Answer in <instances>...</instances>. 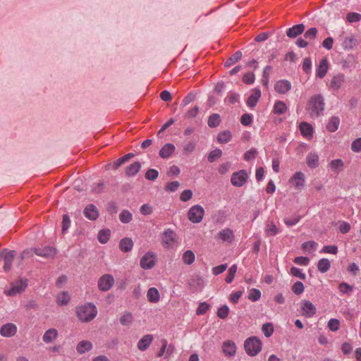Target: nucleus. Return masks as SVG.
<instances>
[{
  "label": "nucleus",
  "instance_id": "f257e3e1",
  "mask_svg": "<svg viewBox=\"0 0 361 361\" xmlns=\"http://www.w3.org/2000/svg\"><path fill=\"white\" fill-rule=\"evenodd\" d=\"M324 106L325 103L323 96L321 94H317L310 97L306 109L311 117H318L323 113Z\"/></svg>",
  "mask_w": 361,
  "mask_h": 361
},
{
  "label": "nucleus",
  "instance_id": "f03ea898",
  "mask_svg": "<svg viewBox=\"0 0 361 361\" xmlns=\"http://www.w3.org/2000/svg\"><path fill=\"white\" fill-rule=\"evenodd\" d=\"M97 314L96 306L92 303H86L76 309V315L78 319L82 322L92 320Z\"/></svg>",
  "mask_w": 361,
  "mask_h": 361
},
{
  "label": "nucleus",
  "instance_id": "7ed1b4c3",
  "mask_svg": "<svg viewBox=\"0 0 361 361\" xmlns=\"http://www.w3.org/2000/svg\"><path fill=\"white\" fill-rule=\"evenodd\" d=\"M262 348V343L257 336H251L244 341V348L246 353L250 356L257 355Z\"/></svg>",
  "mask_w": 361,
  "mask_h": 361
},
{
  "label": "nucleus",
  "instance_id": "20e7f679",
  "mask_svg": "<svg viewBox=\"0 0 361 361\" xmlns=\"http://www.w3.org/2000/svg\"><path fill=\"white\" fill-rule=\"evenodd\" d=\"M204 215V209L199 204L191 207L188 212V219L193 224L200 223L203 219Z\"/></svg>",
  "mask_w": 361,
  "mask_h": 361
},
{
  "label": "nucleus",
  "instance_id": "39448f33",
  "mask_svg": "<svg viewBox=\"0 0 361 361\" xmlns=\"http://www.w3.org/2000/svg\"><path fill=\"white\" fill-rule=\"evenodd\" d=\"M248 179V174L244 169L234 172L231 178V183L233 186L242 187Z\"/></svg>",
  "mask_w": 361,
  "mask_h": 361
},
{
  "label": "nucleus",
  "instance_id": "423d86ee",
  "mask_svg": "<svg viewBox=\"0 0 361 361\" xmlns=\"http://www.w3.org/2000/svg\"><path fill=\"white\" fill-rule=\"evenodd\" d=\"M34 252L35 255L45 259H54L57 254V250L54 247L45 246L34 248Z\"/></svg>",
  "mask_w": 361,
  "mask_h": 361
},
{
  "label": "nucleus",
  "instance_id": "0eeeda50",
  "mask_svg": "<svg viewBox=\"0 0 361 361\" xmlns=\"http://www.w3.org/2000/svg\"><path fill=\"white\" fill-rule=\"evenodd\" d=\"M114 284V279L110 274L102 276L98 281V288L102 291H108Z\"/></svg>",
  "mask_w": 361,
  "mask_h": 361
},
{
  "label": "nucleus",
  "instance_id": "6e6552de",
  "mask_svg": "<svg viewBox=\"0 0 361 361\" xmlns=\"http://www.w3.org/2000/svg\"><path fill=\"white\" fill-rule=\"evenodd\" d=\"M156 262V255L152 252H147L141 259H140V267L144 269H152Z\"/></svg>",
  "mask_w": 361,
  "mask_h": 361
},
{
  "label": "nucleus",
  "instance_id": "1a4fd4ad",
  "mask_svg": "<svg viewBox=\"0 0 361 361\" xmlns=\"http://www.w3.org/2000/svg\"><path fill=\"white\" fill-rule=\"evenodd\" d=\"M345 82V76L343 73L334 75L330 81L329 87L335 91L338 90Z\"/></svg>",
  "mask_w": 361,
  "mask_h": 361
},
{
  "label": "nucleus",
  "instance_id": "9d476101",
  "mask_svg": "<svg viewBox=\"0 0 361 361\" xmlns=\"http://www.w3.org/2000/svg\"><path fill=\"white\" fill-rule=\"evenodd\" d=\"M27 286V280L20 279L13 284L10 290L6 292L7 295H14L20 293Z\"/></svg>",
  "mask_w": 361,
  "mask_h": 361
},
{
  "label": "nucleus",
  "instance_id": "9b49d317",
  "mask_svg": "<svg viewBox=\"0 0 361 361\" xmlns=\"http://www.w3.org/2000/svg\"><path fill=\"white\" fill-rule=\"evenodd\" d=\"M302 315L306 317H313L317 312L316 307L310 300H303L301 306Z\"/></svg>",
  "mask_w": 361,
  "mask_h": 361
},
{
  "label": "nucleus",
  "instance_id": "f8f14e48",
  "mask_svg": "<svg viewBox=\"0 0 361 361\" xmlns=\"http://www.w3.org/2000/svg\"><path fill=\"white\" fill-rule=\"evenodd\" d=\"M176 234V233L170 229H166L162 233V243L164 246L169 247L172 245L175 242Z\"/></svg>",
  "mask_w": 361,
  "mask_h": 361
},
{
  "label": "nucleus",
  "instance_id": "ddd939ff",
  "mask_svg": "<svg viewBox=\"0 0 361 361\" xmlns=\"http://www.w3.org/2000/svg\"><path fill=\"white\" fill-rule=\"evenodd\" d=\"M305 175L301 171H298L293 174L290 178V182L295 186L298 190H301L305 185Z\"/></svg>",
  "mask_w": 361,
  "mask_h": 361
},
{
  "label": "nucleus",
  "instance_id": "4468645a",
  "mask_svg": "<svg viewBox=\"0 0 361 361\" xmlns=\"http://www.w3.org/2000/svg\"><path fill=\"white\" fill-rule=\"evenodd\" d=\"M4 269L5 271H8L11 268V264L16 255L15 250H8V249H4Z\"/></svg>",
  "mask_w": 361,
  "mask_h": 361
},
{
  "label": "nucleus",
  "instance_id": "2eb2a0df",
  "mask_svg": "<svg viewBox=\"0 0 361 361\" xmlns=\"http://www.w3.org/2000/svg\"><path fill=\"white\" fill-rule=\"evenodd\" d=\"M17 332V326L13 323L4 324L0 329V334L4 337H12Z\"/></svg>",
  "mask_w": 361,
  "mask_h": 361
},
{
  "label": "nucleus",
  "instance_id": "dca6fc26",
  "mask_svg": "<svg viewBox=\"0 0 361 361\" xmlns=\"http://www.w3.org/2000/svg\"><path fill=\"white\" fill-rule=\"evenodd\" d=\"M222 350L226 356H234L236 353L235 343L231 340H227L224 341L222 344Z\"/></svg>",
  "mask_w": 361,
  "mask_h": 361
},
{
  "label": "nucleus",
  "instance_id": "f3484780",
  "mask_svg": "<svg viewBox=\"0 0 361 361\" xmlns=\"http://www.w3.org/2000/svg\"><path fill=\"white\" fill-rule=\"evenodd\" d=\"M83 214L87 219L92 221L96 220L99 216L98 209L92 204H89L85 207Z\"/></svg>",
  "mask_w": 361,
  "mask_h": 361
},
{
  "label": "nucleus",
  "instance_id": "a211bd4d",
  "mask_svg": "<svg viewBox=\"0 0 361 361\" xmlns=\"http://www.w3.org/2000/svg\"><path fill=\"white\" fill-rule=\"evenodd\" d=\"M274 89L280 94H286L291 89V83L287 80H281L276 82Z\"/></svg>",
  "mask_w": 361,
  "mask_h": 361
},
{
  "label": "nucleus",
  "instance_id": "6ab92c4d",
  "mask_svg": "<svg viewBox=\"0 0 361 361\" xmlns=\"http://www.w3.org/2000/svg\"><path fill=\"white\" fill-rule=\"evenodd\" d=\"M305 27L302 23L293 25L288 29L286 35L290 38H295L305 31Z\"/></svg>",
  "mask_w": 361,
  "mask_h": 361
},
{
  "label": "nucleus",
  "instance_id": "aec40b11",
  "mask_svg": "<svg viewBox=\"0 0 361 361\" xmlns=\"http://www.w3.org/2000/svg\"><path fill=\"white\" fill-rule=\"evenodd\" d=\"M153 336L147 334L142 336L138 341L137 347L141 351L146 350L153 341Z\"/></svg>",
  "mask_w": 361,
  "mask_h": 361
},
{
  "label": "nucleus",
  "instance_id": "412c9836",
  "mask_svg": "<svg viewBox=\"0 0 361 361\" xmlns=\"http://www.w3.org/2000/svg\"><path fill=\"white\" fill-rule=\"evenodd\" d=\"M261 97V90L255 87L252 90V94H250L247 99V104L248 106L253 108L257 105V102Z\"/></svg>",
  "mask_w": 361,
  "mask_h": 361
},
{
  "label": "nucleus",
  "instance_id": "4be33fe9",
  "mask_svg": "<svg viewBox=\"0 0 361 361\" xmlns=\"http://www.w3.org/2000/svg\"><path fill=\"white\" fill-rule=\"evenodd\" d=\"M217 238L224 242L231 243L234 239V234L231 229L227 228L221 230L217 234Z\"/></svg>",
  "mask_w": 361,
  "mask_h": 361
},
{
  "label": "nucleus",
  "instance_id": "5701e85b",
  "mask_svg": "<svg viewBox=\"0 0 361 361\" xmlns=\"http://www.w3.org/2000/svg\"><path fill=\"white\" fill-rule=\"evenodd\" d=\"M328 60L326 58L322 59L319 63L318 67L316 70V76L319 78H323L325 77L328 71Z\"/></svg>",
  "mask_w": 361,
  "mask_h": 361
},
{
  "label": "nucleus",
  "instance_id": "b1692460",
  "mask_svg": "<svg viewBox=\"0 0 361 361\" xmlns=\"http://www.w3.org/2000/svg\"><path fill=\"white\" fill-rule=\"evenodd\" d=\"M142 167L141 163L135 161L126 168V176L128 177H133L140 171Z\"/></svg>",
  "mask_w": 361,
  "mask_h": 361
},
{
  "label": "nucleus",
  "instance_id": "393cba45",
  "mask_svg": "<svg viewBox=\"0 0 361 361\" xmlns=\"http://www.w3.org/2000/svg\"><path fill=\"white\" fill-rule=\"evenodd\" d=\"M176 147L172 143L164 145L159 150V154L163 159H168L175 151Z\"/></svg>",
  "mask_w": 361,
  "mask_h": 361
},
{
  "label": "nucleus",
  "instance_id": "a878e982",
  "mask_svg": "<svg viewBox=\"0 0 361 361\" xmlns=\"http://www.w3.org/2000/svg\"><path fill=\"white\" fill-rule=\"evenodd\" d=\"M92 343L86 340L81 341L76 346V350L79 354H84L92 349Z\"/></svg>",
  "mask_w": 361,
  "mask_h": 361
},
{
  "label": "nucleus",
  "instance_id": "bb28decb",
  "mask_svg": "<svg viewBox=\"0 0 361 361\" xmlns=\"http://www.w3.org/2000/svg\"><path fill=\"white\" fill-rule=\"evenodd\" d=\"M306 163L311 169H315L319 166V157L316 152H310L307 155Z\"/></svg>",
  "mask_w": 361,
  "mask_h": 361
},
{
  "label": "nucleus",
  "instance_id": "cd10ccee",
  "mask_svg": "<svg viewBox=\"0 0 361 361\" xmlns=\"http://www.w3.org/2000/svg\"><path fill=\"white\" fill-rule=\"evenodd\" d=\"M133 247V242L130 238H124L120 240L119 248L123 252H130Z\"/></svg>",
  "mask_w": 361,
  "mask_h": 361
},
{
  "label": "nucleus",
  "instance_id": "c85d7f7f",
  "mask_svg": "<svg viewBox=\"0 0 361 361\" xmlns=\"http://www.w3.org/2000/svg\"><path fill=\"white\" fill-rule=\"evenodd\" d=\"M339 125L340 118L336 116H334L329 118V121L326 125V129L328 131L334 133L338 130Z\"/></svg>",
  "mask_w": 361,
  "mask_h": 361
},
{
  "label": "nucleus",
  "instance_id": "c756f323",
  "mask_svg": "<svg viewBox=\"0 0 361 361\" xmlns=\"http://www.w3.org/2000/svg\"><path fill=\"white\" fill-rule=\"evenodd\" d=\"M58 331L56 329H49L45 331L43 335V341L46 343H49L56 338Z\"/></svg>",
  "mask_w": 361,
  "mask_h": 361
},
{
  "label": "nucleus",
  "instance_id": "7c9ffc66",
  "mask_svg": "<svg viewBox=\"0 0 361 361\" xmlns=\"http://www.w3.org/2000/svg\"><path fill=\"white\" fill-rule=\"evenodd\" d=\"M147 298L150 302H157L160 299L159 290L154 287L149 288L147 293Z\"/></svg>",
  "mask_w": 361,
  "mask_h": 361
},
{
  "label": "nucleus",
  "instance_id": "2f4dec72",
  "mask_svg": "<svg viewBox=\"0 0 361 361\" xmlns=\"http://www.w3.org/2000/svg\"><path fill=\"white\" fill-rule=\"evenodd\" d=\"M300 130L301 134L306 137L312 136L313 128L307 122H302L300 124Z\"/></svg>",
  "mask_w": 361,
  "mask_h": 361
},
{
  "label": "nucleus",
  "instance_id": "473e14b6",
  "mask_svg": "<svg viewBox=\"0 0 361 361\" xmlns=\"http://www.w3.org/2000/svg\"><path fill=\"white\" fill-rule=\"evenodd\" d=\"M343 166L344 163L341 159H334L329 164L331 171L336 173H339L343 170Z\"/></svg>",
  "mask_w": 361,
  "mask_h": 361
},
{
  "label": "nucleus",
  "instance_id": "72a5a7b5",
  "mask_svg": "<svg viewBox=\"0 0 361 361\" xmlns=\"http://www.w3.org/2000/svg\"><path fill=\"white\" fill-rule=\"evenodd\" d=\"M264 231L267 236H274L279 233V230L273 221H269L266 224Z\"/></svg>",
  "mask_w": 361,
  "mask_h": 361
},
{
  "label": "nucleus",
  "instance_id": "f704fd0d",
  "mask_svg": "<svg viewBox=\"0 0 361 361\" xmlns=\"http://www.w3.org/2000/svg\"><path fill=\"white\" fill-rule=\"evenodd\" d=\"M331 267L330 261L326 258H322L319 260L317 264L318 270L322 273L327 272Z\"/></svg>",
  "mask_w": 361,
  "mask_h": 361
},
{
  "label": "nucleus",
  "instance_id": "c9c22d12",
  "mask_svg": "<svg viewBox=\"0 0 361 361\" xmlns=\"http://www.w3.org/2000/svg\"><path fill=\"white\" fill-rule=\"evenodd\" d=\"M242 57V52L240 51H235L231 56L225 62V67H230L236 62H238Z\"/></svg>",
  "mask_w": 361,
  "mask_h": 361
},
{
  "label": "nucleus",
  "instance_id": "e433bc0d",
  "mask_svg": "<svg viewBox=\"0 0 361 361\" xmlns=\"http://www.w3.org/2000/svg\"><path fill=\"white\" fill-rule=\"evenodd\" d=\"M288 107L282 101H277L274 106V112L276 114L281 115L286 112Z\"/></svg>",
  "mask_w": 361,
  "mask_h": 361
},
{
  "label": "nucleus",
  "instance_id": "4c0bfd02",
  "mask_svg": "<svg viewBox=\"0 0 361 361\" xmlns=\"http://www.w3.org/2000/svg\"><path fill=\"white\" fill-rule=\"evenodd\" d=\"M231 138L232 135L229 130H224L217 135V141L221 144L228 142Z\"/></svg>",
  "mask_w": 361,
  "mask_h": 361
},
{
  "label": "nucleus",
  "instance_id": "58836bf2",
  "mask_svg": "<svg viewBox=\"0 0 361 361\" xmlns=\"http://www.w3.org/2000/svg\"><path fill=\"white\" fill-rule=\"evenodd\" d=\"M71 300L68 292L63 291L57 295L56 302L59 305H66Z\"/></svg>",
  "mask_w": 361,
  "mask_h": 361
},
{
  "label": "nucleus",
  "instance_id": "ea45409f",
  "mask_svg": "<svg viewBox=\"0 0 361 361\" xmlns=\"http://www.w3.org/2000/svg\"><path fill=\"white\" fill-rule=\"evenodd\" d=\"M111 231L109 229H102L98 233V240L102 244H105L109 240Z\"/></svg>",
  "mask_w": 361,
  "mask_h": 361
},
{
  "label": "nucleus",
  "instance_id": "a19ab883",
  "mask_svg": "<svg viewBox=\"0 0 361 361\" xmlns=\"http://www.w3.org/2000/svg\"><path fill=\"white\" fill-rule=\"evenodd\" d=\"M221 122L220 116L218 114H212L209 116L207 124L210 128L217 127Z\"/></svg>",
  "mask_w": 361,
  "mask_h": 361
},
{
  "label": "nucleus",
  "instance_id": "79ce46f5",
  "mask_svg": "<svg viewBox=\"0 0 361 361\" xmlns=\"http://www.w3.org/2000/svg\"><path fill=\"white\" fill-rule=\"evenodd\" d=\"M355 64V57L353 54H348L345 59L342 60V65L343 68L354 67Z\"/></svg>",
  "mask_w": 361,
  "mask_h": 361
},
{
  "label": "nucleus",
  "instance_id": "37998d69",
  "mask_svg": "<svg viewBox=\"0 0 361 361\" xmlns=\"http://www.w3.org/2000/svg\"><path fill=\"white\" fill-rule=\"evenodd\" d=\"M195 259V256L192 250H186L183 255V261L186 264H192Z\"/></svg>",
  "mask_w": 361,
  "mask_h": 361
},
{
  "label": "nucleus",
  "instance_id": "c03bdc74",
  "mask_svg": "<svg viewBox=\"0 0 361 361\" xmlns=\"http://www.w3.org/2000/svg\"><path fill=\"white\" fill-rule=\"evenodd\" d=\"M222 155V151L219 149V148H216L215 149L211 151L208 156H207V159H208V161L210 163H212L214 161H215L216 159H218L219 158H220Z\"/></svg>",
  "mask_w": 361,
  "mask_h": 361
},
{
  "label": "nucleus",
  "instance_id": "a18cd8bd",
  "mask_svg": "<svg viewBox=\"0 0 361 361\" xmlns=\"http://www.w3.org/2000/svg\"><path fill=\"white\" fill-rule=\"evenodd\" d=\"M271 70V66H267L266 67H264L263 70L262 82L265 87H268L269 80V73Z\"/></svg>",
  "mask_w": 361,
  "mask_h": 361
},
{
  "label": "nucleus",
  "instance_id": "49530a36",
  "mask_svg": "<svg viewBox=\"0 0 361 361\" xmlns=\"http://www.w3.org/2000/svg\"><path fill=\"white\" fill-rule=\"evenodd\" d=\"M133 219L132 214L128 210H123L119 214V219L123 224H128Z\"/></svg>",
  "mask_w": 361,
  "mask_h": 361
},
{
  "label": "nucleus",
  "instance_id": "de8ad7c7",
  "mask_svg": "<svg viewBox=\"0 0 361 361\" xmlns=\"http://www.w3.org/2000/svg\"><path fill=\"white\" fill-rule=\"evenodd\" d=\"M237 271V265L233 264L228 269V272L225 279V281L228 283H231L235 277V273Z\"/></svg>",
  "mask_w": 361,
  "mask_h": 361
},
{
  "label": "nucleus",
  "instance_id": "09e8293b",
  "mask_svg": "<svg viewBox=\"0 0 361 361\" xmlns=\"http://www.w3.org/2000/svg\"><path fill=\"white\" fill-rule=\"evenodd\" d=\"M159 176V171L154 169H148L145 175V177L147 180L154 181Z\"/></svg>",
  "mask_w": 361,
  "mask_h": 361
},
{
  "label": "nucleus",
  "instance_id": "8fccbe9b",
  "mask_svg": "<svg viewBox=\"0 0 361 361\" xmlns=\"http://www.w3.org/2000/svg\"><path fill=\"white\" fill-rule=\"evenodd\" d=\"M133 322V315L130 312H126L123 314V315L120 319V323L123 326H127L132 323Z\"/></svg>",
  "mask_w": 361,
  "mask_h": 361
},
{
  "label": "nucleus",
  "instance_id": "3c124183",
  "mask_svg": "<svg viewBox=\"0 0 361 361\" xmlns=\"http://www.w3.org/2000/svg\"><path fill=\"white\" fill-rule=\"evenodd\" d=\"M261 298V291L257 288H252L250 290L248 299L252 302H256Z\"/></svg>",
  "mask_w": 361,
  "mask_h": 361
},
{
  "label": "nucleus",
  "instance_id": "603ef678",
  "mask_svg": "<svg viewBox=\"0 0 361 361\" xmlns=\"http://www.w3.org/2000/svg\"><path fill=\"white\" fill-rule=\"evenodd\" d=\"M262 331L266 337H270L274 332V326L271 323H266L262 325Z\"/></svg>",
  "mask_w": 361,
  "mask_h": 361
},
{
  "label": "nucleus",
  "instance_id": "864d4df0",
  "mask_svg": "<svg viewBox=\"0 0 361 361\" xmlns=\"http://www.w3.org/2000/svg\"><path fill=\"white\" fill-rule=\"evenodd\" d=\"M342 46L344 49H350L355 46V39L353 37H346L343 42Z\"/></svg>",
  "mask_w": 361,
  "mask_h": 361
},
{
  "label": "nucleus",
  "instance_id": "5fc2aeb1",
  "mask_svg": "<svg viewBox=\"0 0 361 361\" xmlns=\"http://www.w3.org/2000/svg\"><path fill=\"white\" fill-rule=\"evenodd\" d=\"M338 289L343 294H350L353 290V287L348 283L342 282L339 284Z\"/></svg>",
  "mask_w": 361,
  "mask_h": 361
},
{
  "label": "nucleus",
  "instance_id": "6e6d98bb",
  "mask_svg": "<svg viewBox=\"0 0 361 361\" xmlns=\"http://www.w3.org/2000/svg\"><path fill=\"white\" fill-rule=\"evenodd\" d=\"M196 147V142L190 140L186 142L183 146V152L185 154L192 152Z\"/></svg>",
  "mask_w": 361,
  "mask_h": 361
},
{
  "label": "nucleus",
  "instance_id": "4d7b16f0",
  "mask_svg": "<svg viewBox=\"0 0 361 361\" xmlns=\"http://www.w3.org/2000/svg\"><path fill=\"white\" fill-rule=\"evenodd\" d=\"M305 289L304 285L301 281L295 282L292 286V290L295 295H300L303 293Z\"/></svg>",
  "mask_w": 361,
  "mask_h": 361
},
{
  "label": "nucleus",
  "instance_id": "13d9d810",
  "mask_svg": "<svg viewBox=\"0 0 361 361\" xmlns=\"http://www.w3.org/2000/svg\"><path fill=\"white\" fill-rule=\"evenodd\" d=\"M228 312L229 308L225 305L218 309L216 314L220 319H226L228 317Z\"/></svg>",
  "mask_w": 361,
  "mask_h": 361
},
{
  "label": "nucleus",
  "instance_id": "bf43d9fd",
  "mask_svg": "<svg viewBox=\"0 0 361 361\" xmlns=\"http://www.w3.org/2000/svg\"><path fill=\"white\" fill-rule=\"evenodd\" d=\"M242 80L245 84L252 85L254 83V82L255 80V75L253 73L249 72V73L244 74Z\"/></svg>",
  "mask_w": 361,
  "mask_h": 361
},
{
  "label": "nucleus",
  "instance_id": "052dcab7",
  "mask_svg": "<svg viewBox=\"0 0 361 361\" xmlns=\"http://www.w3.org/2000/svg\"><path fill=\"white\" fill-rule=\"evenodd\" d=\"M71 226L70 217L68 214L63 215L62 219V233L64 234Z\"/></svg>",
  "mask_w": 361,
  "mask_h": 361
},
{
  "label": "nucleus",
  "instance_id": "680f3d73",
  "mask_svg": "<svg viewBox=\"0 0 361 361\" xmlns=\"http://www.w3.org/2000/svg\"><path fill=\"white\" fill-rule=\"evenodd\" d=\"M253 121L252 116L250 114H244L240 118V123L244 126H250Z\"/></svg>",
  "mask_w": 361,
  "mask_h": 361
},
{
  "label": "nucleus",
  "instance_id": "e2e57ef3",
  "mask_svg": "<svg viewBox=\"0 0 361 361\" xmlns=\"http://www.w3.org/2000/svg\"><path fill=\"white\" fill-rule=\"evenodd\" d=\"M340 322L337 319H331L328 322V328L332 331H336L339 329Z\"/></svg>",
  "mask_w": 361,
  "mask_h": 361
},
{
  "label": "nucleus",
  "instance_id": "0e129e2a",
  "mask_svg": "<svg viewBox=\"0 0 361 361\" xmlns=\"http://www.w3.org/2000/svg\"><path fill=\"white\" fill-rule=\"evenodd\" d=\"M302 68V71L307 74H308L311 72L312 61H311L310 58L307 57L303 60Z\"/></svg>",
  "mask_w": 361,
  "mask_h": 361
},
{
  "label": "nucleus",
  "instance_id": "69168bd1",
  "mask_svg": "<svg viewBox=\"0 0 361 361\" xmlns=\"http://www.w3.org/2000/svg\"><path fill=\"white\" fill-rule=\"evenodd\" d=\"M317 34V29L316 27H311L305 32L304 37L307 39L312 40L316 37Z\"/></svg>",
  "mask_w": 361,
  "mask_h": 361
},
{
  "label": "nucleus",
  "instance_id": "338daca9",
  "mask_svg": "<svg viewBox=\"0 0 361 361\" xmlns=\"http://www.w3.org/2000/svg\"><path fill=\"white\" fill-rule=\"evenodd\" d=\"M361 20V14L357 13H348L347 15V20L349 23L359 22Z\"/></svg>",
  "mask_w": 361,
  "mask_h": 361
},
{
  "label": "nucleus",
  "instance_id": "774afa93",
  "mask_svg": "<svg viewBox=\"0 0 361 361\" xmlns=\"http://www.w3.org/2000/svg\"><path fill=\"white\" fill-rule=\"evenodd\" d=\"M351 150L356 153L361 152V137H358L353 141Z\"/></svg>",
  "mask_w": 361,
  "mask_h": 361
}]
</instances>
